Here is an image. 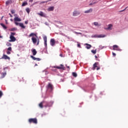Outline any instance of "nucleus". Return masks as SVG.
I'll return each instance as SVG.
<instances>
[{"mask_svg":"<svg viewBox=\"0 0 128 128\" xmlns=\"http://www.w3.org/2000/svg\"><path fill=\"white\" fill-rule=\"evenodd\" d=\"M16 32H10V36H14L16 35Z\"/></svg>","mask_w":128,"mask_h":128,"instance_id":"32","label":"nucleus"},{"mask_svg":"<svg viewBox=\"0 0 128 128\" xmlns=\"http://www.w3.org/2000/svg\"><path fill=\"white\" fill-rule=\"evenodd\" d=\"M39 44H40V40H38V42H37L36 45H39Z\"/></svg>","mask_w":128,"mask_h":128,"instance_id":"43","label":"nucleus"},{"mask_svg":"<svg viewBox=\"0 0 128 128\" xmlns=\"http://www.w3.org/2000/svg\"><path fill=\"white\" fill-rule=\"evenodd\" d=\"M33 36H35L36 37H38L37 35L36 34H35L34 33H31L30 35H29V37H32Z\"/></svg>","mask_w":128,"mask_h":128,"instance_id":"23","label":"nucleus"},{"mask_svg":"<svg viewBox=\"0 0 128 128\" xmlns=\"http://www.w3.org/2000/svg\"><path fill=\"white\" fill-rule=\"evenodd\" d=\"M38 14L42 16V17H46V14H44V12H42V11H40V13H38Z\"/></svg>","mask_w":128,"mask_h":128,"instance_id":"13","label":"nucleus"},{"mask_svg":"<svg viewBox=\"0 0 128 128\" xmlns=\"http://www.w3.org/2000/svg\"><path fill=\"white\" fill-rule=\"evenodd\" d=\"M72 76L76 78L78 76V74L76 72H72Z\"/></svg>","mask_w":128,"mask_h":128,"instance_id":"29","label":"nucleus"},{"mask_svg":"<svg viewBox=\"0 0 128 128\" xmlns=\"http://www.w3.org/2000/svg\"><path fill=\"white\" fill-rule=\"evenodd\" d=\"M0 38H2V36L0 35Z\"/></svg>","mask_w":128,"mask_h":128,"instance_id":"56","label":"nucleus"},{"mask_svg":"<svg viewBox=\"0 0 128 128\" xmlns=\"http://www.w3.org/2000/svg\"><path fill=\"white\" fill-rule=\"evenodd\" d=\"M95 58H96V60L100 61V60H98V56H95Z\"/></svg>","mask_w":128,"mask_h":128,"instance_id":"44","label":"nucleus"},{"mask_svg":"<svg viewBox=\"0 0 128 128\" xmlns=\"http://www.w3.org/2000/svg\"><path fill=\"white\" fill-rule=\"evenodd\" d=\"M49 1H42L41 2H40V4H47Z\"/></svg>","mask_w":128,"mask_h":128,"instance_id":"27","label":"nucleus"},{"mask_svg":"<svg viewBox=\"0 0 128 128\" xmlns=\"http://www.w3.org/2000/svg\"><path fill=\"white\" fill-rule=\"evenodd\" d=\"M112 55H113V56H115L116 54H115V53L112 52Z\"/></svg>","mask_w":128,"mask_h":128,"instance_id":"49","label":"nucleus"},{"mask_svg":"<svg viewBox=\"0 0 128 128\" xmlns=\"http://www.w3.org/2000/svg\"><path fill=\"white\" fill-rule=\"evenodd\" d=\"M33 56H36L37 54V52L36 49L32 50Z\"/></svg>","mask_w":128,"mask_h":128,"instance_id":"18","label":"nucleus"},{"mask_svg":"<svg viewBox=\"0 0 128 128\" xmlns=\"http://www.w3.org/2000/svg\"><path fill=\"white\" fill-rule=\"evenodd\" d=\"M80 11H77L76 10L75 11H74L72 13V16H76L80 15Z\"/></svg>","mask_w":128,"mask_h":128,"instance_id":"3","label":"nucleus"},{"mask_svg":"<svg viewBox=\"0 0 128 128\" xmlns=\"http://www.w3.org/2000/svg\"><path fill=\"white\" fill-rule=\"evenodd\" d=\"M43 39H44V45L46 47L47 46V36H44V38H43Z\"/></svg>","mask_w":128,"mask_h":128,"instance_id":"7","label":"nucleus"},{"mask_svg":"<svg viewBox=\"0 0 128 128\" xmlns=\"http://www.w3.org/2000/svg\"><path fill=\"white\" fill-rule=\"evenodd\" d=\"M47 88L48 89H50V90H52L53 89H54V87H53V86L50 84V83H49L47 86Z\"/></svg>","mask_w":128,"mask_h":128,"instance_id":"8","label":"nucleus"},{"mask_svg":"<svg viewBox=\"0 0 128 128\" xmlns=\"http://www.w3.org/2000/svg\"><path fill=\"white\" fill-rule=\"evenodd\" d=\"M94 26H102V24H98V22H94Z\"/></svg>","mask_w":128,"mask_h":128,"instance_id":"21","label":"nucleus"},{"mask_svg":"<svg viewBox=\"0 0 128 128\" xmlns=\"http://www.w3.org/2000/svg\"><path fill=\"white\" fill-rule=\"evenodd\" d=\"M104 36H102V35L101 34V35L97 36V38H104Z\"/></svg>","mask_w":128,"mask_h":128,"instance_id":"31","label":"nucleus"},{"mask_svg":"<svg viewBox=\"0 0 128 128\" xmlns=\"http://www.w3.org/2000/svg\"><path fill=\"white\" fill-rule=\"evenodd\" d=\"M96 4L95 2L94 3H90V6H92L94 4Z\"/></svg>","mask_w":128,"mask_h":128,"instance_id":"45","label":"nucleus"},{"mask_svg":"<svg viewBox=\"0 0 128 128\" xmlns=\"http://www.w3.org/2000/svg\"><path fill=\"white\" fill-rule=\"evenodd\" d=\"M46 106H50L48 105V104H47Z\"/></svg>","mask_w":128,"mask_h":128,"instance_id":"53","label":"nucleus"},{"mask_svg":"<svg viewBox=\"0 0 128 128\" xmlns=\"http://www.w3.org/2000/svg\"><path fill=\"white\" fill-rule=\"evenodd\" d=\"M26 12L28 14H30V8H26Z\"/></svg>","mask_w":128,"mask_h":128,"instance_id":"28","label":"nucleus"},{"mask_svg":"<svg viewBox=\"0 0 128 128\" xmlns=\"http://www.w3.org/2000/svg\"><path fill=\"white\" fill-rule=\"evenodd\" d=\"M6 24H8V20H6Z\"/></svg>","mask_w":128,"mask_h":128,"instance_id":"51","label":"nucleus"},{"mask_svg":"<svg viewBox=\"0 0 128 128\" xmlns=\"http://www.w3.org/2000/svg\"><path fill=\"white\" fill-rule=\"evenodd\" d=\"M24 23H25V24H28V21H26Z\"/></svg>","mask_w":128,"mask_h":128,"instance_id":"48","label":"nucleus"},{"mask_svg":"<svg viewBox=\"0 0 128 128\" xmlns=\"http://www.w3.org/2000/svg\"><path fill=\"white\" fill-rule=\"evenodd\" d=\"M6 46H12V44H11L10 43V42H8V43L6 44Z\"/></svg>","mask_w":128,"mask_h":128,"instance_id":"38","label":"nucleus"},{"mask_svg":"<svg viewBox=\"0 0 128 128\" xmlns=\"http://www.w3.org/2000/svg\"><path fill=\"white\" fill-rule=\"evenodd\" d=\"M14 24L16 25V26H18L20 24L18 22H14Z\"/></svg>","mask_w":128,"mask_h":128,"instance_id":"40","label":"nucleus"},{"mask_svg":"<svg viewBox=\"0 0 128 128\" xmlns=\"http://www.w3.org/2000/svg\"><path fill=\"white\" fill-rule=\"evenodd\" d=\"M1 59H4V60H10V58L8 57V56H7L6 54H3L2 58H1Z\"/></svg>","mask_w":128,"mask_h":128,"instance_id":"12","label":"nucleus"},{"mask_svg":"<svg viewBox=\"0 0 128 128\" xmlns=\"http://www.w3.org/2000/svg\"><path fill=\"white\" fill-rule=\"evenodd\" d=\"M14 21L15 22H20L22 21V19H20V18H19V17H14Z\"/></svg>","mask_w":128,"mask_h":128,"instance_id":"11","label":"nucleus"},{"mask_svg":"<svg viewBox=\"0 0 128 128\" xmlns=\"http://www.w3.org/2000/svg\"><path fill=\"white\" fill-rule=\"evenodd\" d=\"M10 40H9L10 42H14L16 41V38L14 36H10Z\"/></svg>","mask_w":128,"mask_h":128,"instance_id":"9","label":"nucleus"},{"mask_svg":"<svg viewBox=\"0 0 128 128\" xmlns=\"http://www.w3.org/2000/svg\"><path fill=\"white\" fill-rule=\"evenodd\" d=\"M75 34H82V33H80V32H75Z\"/></svg>","mask_w":128,"mask_h":128,"instance_id":"46","label":"nucleus"},{"mask_svg":"<svg viewBox=\"0 0 128 128\" xmlns=\"http://www.w3.org/2000/svg\"><path fill=\"white\" fill-rule=\"evenodd\" d=\"M28 122L30 124L33 123V124H37L38 120L36 118H30L28 119Z\"/></svg>","mask_w":128,"mask_h":128,"instance_id":"1","label":"nucleus"},{"mask_svg":"<svg viewBox=\"0 0 128 128\" xmlns=\"http://www.w3.org/2000/svg\"><path fill=\"white\" fill-rule=\"evenodd\" d=\"M16 30H17V29L16 28H11L10 30L12 31V32H14V31Z\"/></svg>","mask_w":128,"mask_h":128,"instance_id":"34","label":"nucleus"},{"mask_svg":"<svg viewBox=\"0 0 128 128\" xmlns=\"http://www.w3.org/2000/svg\"><path fill=\"white\" fill-rule=\"evenodd\" d=\"M12 3V0H8V1H6V5L10 4Z\"/></svg>","mask_w":128,"mask_h":128,"instance_id":"20","label":"nucleus"},{"mask_svg":"<svg viewBox=\"0 0 128 128\" xmlns=\"http://www.w3.org/2000/svg\"><path fill=\"white\" fill-rule=\"evenodd\" d=\"M50 44L52 46H54L56 44V41L54 39H51L50 40Z\"/></svg>","mask_w":128,"mask_h":128,"instance_id":"5","label":"nucleus"},{"mask_svg":"<svg viewBox=\"0 0 128 128\" xmlns=\"http://www.w3.org/2000/svg\"><path fill=\"white\" fill-rule=\"evenodd\" d=\"M66 66L68 68H70V67L68 66H67V65H66Z\"/></svg>","mask_w":128,"mask_h":128,"instance_id":"50","label":"nucleus"},{"mask_svg":"<svg viewBox=\"0 0 128 128\" xmlns=\"http://www.w3.org/2000/svg\"><path fill=\"white\" fill-rule=\"evenodd\" d=\"M91 52L94 54H96V50H92L91 51Z\"/></svg>","mask_w":128,"mask_h":128,"instance_id":"30","label":"nucleus"},{"mask_svg":"<svg viewBox=\"0 0 128 128\" xmlns=\"http://www.w3.org/2000/svg\"><path fill=\"white\" fill-rule=\"evenodd\" d=\"M0 25L4 29H7V27L4 24H0Z\"/></svg>","mask_w":128,"mask_h":128,"instance_id":"24","label":"nucleus"},{"mask_svg":"<svg viewBox=\"0 0 128 128\" xmlns=\"http://www.w3.org/2000/svg\"><path fill=\"white\" fill-rule=\"evenodd\" d=\"M54 6H52L51 7H49V8H48V10L49 12H52V11H54Z\"/></svg>","mask_w":128,"mask_h":128,"instance_id":"16","label":"nucleus"},{"mask_svg":"<svg viewBox=\"0 0 128 128\" xmlns=\"http://www.w3.org/2000/svg\"><path fill=\"white\" fill-rule=\"evenodd\" d=\"M19 26L24 29H25L26 28V27L24 26V24H22V23H20Z\"/></svg>","mask_w":128,"mask_h":128,"instance_id":"17","label":"nucleus"},{"mask_svg":"<svg viewBox=\"0 0 128 128\" xmlns=\"http://www.w3.org/2000/svg\"><path fill=\"white\" fill-rule=\"evenodd\" d=\"M32 40L34 44H36V42H38V40L36 38H34V37L32 38Z\"/></svg>","mask_w":128,"mask_h":128,"instance_id":"14","label":"nucleus"},{"mask_svg":"<svg viewBox=\"0 0 128 128\" xmlns=\"http://www.w3.org/2000/svg\"><path fill=\"white\" fill-rule=\"evenodd\" d=\"M30 58L33 60H36L37 61H40L41 59L40 58H36V57L31 56Z\"/></svg>","mask_w":128,"mask_h":128,"instance_id":"15","label":"nucleus"},{"mask_svg":"<svg viewBox=\"0 0 128 128\" xmlns=\"http://www.w3.org/2000/svg\"><path fill=\"white\" fill-rule=\"evenodd\" d=\"M113 50H118V51H122V50H120L118 48V46L116 45H114L113 46Z\"/></svg>","mask_w":128,"mask_h":128,"instance_id":"6","label":"nucleus"},{"mask_svg":"<svg viewBox=\"0 0 128 128\" xmlns=\"http://www.w3.org/2000/svg\"><path fill=\"white\" fill-rule=\"evenodd\" d=\"M38 65L37 64H35V66H38Z\"/></svg>","mask_w":128,"mask_h":128,"instance_id":"55","label":"nucleus"},{"mask_svg":"<svg viewBox=\"0 0 128 128\" xmlns=\"http://www.w3.org/2000/svg\"><path fill=\"white\" fill-rule=\"evenodd\" d=\"M60 66H54V68H56L60 69V70H65V67H64V65L60 64Z\"/></svg>","mask_w":128,"mask_h":128,"instance_id":"4","label":"nucleus"},{"mask_svg":"<svg viewBox=\"0 0 128 128\" xmlns=\"http://www.w3.org/2000/svg\"><path fill=\"white\" fill-rule=\"evenodd\" d=\"M10 12H11L12 14H15L16 11H15V10H11Z\"/></svg>","mask_w":128,"mask_h":128,"instance_id":"37","label":"nucleus"},{"mask_svg":"<svg viewBox=\"0 0 128 128\" xmlns=\"http://www.w3.org/2000/svg\"><path fill=\"white\" fill-rule=\"evenodd\" d=\"M30 2H33V0H30Z\"/></svg>","mask_w":128,"mask_h":128,"instance_id":"52","label":"nucleus"},{"mask_svg":"<svg viewBox=\"0 0 128 128\" xmlns=\"http://www.w3.org/2000/svg\"><path fill=\"white\" fill-rule=\"evenodd\" d=\"M10 21L11 22H13V20L12 19H10Z\"/></svg>","mask_w":128,"mask_h":128,"instance_id":"54","label":"nucleus"},{"mask_svg":"<svg viewBox=\"0 0 128 128\" xmlns=\"http://www.w3.org/2000/svg\"><path fill=\"white\" fill-rule=\"evenodd\" d=\"M98 62H95L94 65L92 70H94L96 69L97 70H98L100 69V68L99 66H98Z\"/></svg>","mask_w":128,"mask_h":128,"instance_id":"2","label":"nucleus"},{"mask_svg":"<svg viewBox=\"0 0 128 128\" xmlns=\"http://www.w3.org/2000/svg\"><path fill=\"white\" fill-rule=\"evenodd\" d=\"M78 48H81V46H80V44H78Z\"/></svg>","mask_w":128,"mask_h":128,"instance_id":"42","label":"nucleus"},{"mask_svg":"<svg viewBox=\"0 0 128 128\" xmlns=\"http://www.w3.org/2000/svg\"><path fill=\"white\" fill-rule=\"evenodd\" d=\"M112 24H110L109 25H108V28L107 30H112Z\"/></svg>","mask_w":128,"mask_h":128,"instance_id":"22","label":"nucleus"},{"mask_svg":"<svg viewBox=\"0 0 128 128\" xmlns=\"http://www.w3.org/2000/svg\"><path fill=\"white\" fill-rule=\"evenodd\" d=\"M128 8V7H126L124 10H121V11H120V12H123L124 10H126V8Z\"/></svg>","mask_w":128,"mask_h":128,"instance_id":"39","label":"nucleus"},{"mask_svg":"<svg viewBox=\"0 0 128 128\" xmlns=\"http://www.w3.org/2000/svg\"><path fill=\"white\" fill-rule=\"evenodd\" d=\"M44 102H41L40 104H39V106L40 108H44V106H43V104H44Z\"/></svg>","mask_w":128,"mask_h":128,"instance_id":"26","label":"nucleus"},{"mask_svg":"<svg viewBox=\"0 0 128 128\" xmlns=\"http://www.w3.org/2000/svg\"><path fill=\"white\" fill-rule=\"evenodd\" d=\"M93 11L92 8H90L88 10H86V11H84V14H90Z\"/></svg>","mask_w":128,"mask_h":128,"instance_id":"10","label":"nucleus"},{"mask_svg":"<svg viewBox=\"0 0 128 128\" xmlns=\"http://www.w3.org/2000/svg\"><path fill=\"white\" fill-rule=\"evenodd\" d=\"M85 45L86 46V48L87 49H90L92 47V45L88 44H86Z\"/></svg>","mask_w":128,"mask_h":128,"instance_id":"19","label":"nucleus"},{"mask_svg":"<svg viewBox=\"0 0 128 128\" xmlns=\"http://www.w3.org/2000/svg\"><path fill=\"white\" fill-rule=\"evenodd\" d=\"M2 78H4L5 76L6 75V72H4V73H2Z\"/></svg>","mask_w":128,"mask_h":128,"instance_id":"33","label":"nucleus"},{"mask_svg":"<svg viewBox=\"0 0 128 128\" xmlns=\"http://www.w3.org/2000/svg\"><path fill=\"white\" fill-rule=\"evenodd\" d=\"M8 14L10 15V18H12L13 16H12V14H10V13H9Z\"/></svg>","mask_w":128,"mask_h":128,"instance_id":"47","label":"nucleus"},{"mask_svg":"<svg viewBox=\"0 0 128 128\" xmlns=\"http://www.w3.org/2000/svg\"><path fill=\"white\" fill-rule=\"evenodd\" d=\"M2 96H3L2 92L0 90V98L2 97Z\"/></svg>","mask_w":128,"mask_h":128,"instance_id":"36","label":"nucleus"},{"mask_svg":"<svg viewBox=\"0 0 128 128\" xmlns=\"http://www.w3.org/2000/svg\"><path fill=\"white\" fill-rule=\"evenodd\" d=\"M28 4V2H23L22 3V6H27Z\"/></svg>","mask_w":128,"mask_h":128,"instance_id":"25","label":"nucleus"},{"mask_svg":"<svg viewBox=\"0 0 128 128\" xmlns=\"http://www.w3.org/2000/svg\"><path fill=\"white\" fill-rule=\"evenodd\" d=\"M7 51H10V52H12V48L11 47L8 48L7 49Z\"/></svg>","mask_w":128,"mask_h":128,"instance_id":"35","label":"nucleus"},{"mask_svg":"<svg viewBox=\"0 0 128 128\" xmlns=\"http://www.w3.org/2000/svg\"><path fill=\"white\" fill-rule=\"evenodd\" d=\"M6 54H11L10 51H8V50H7Z\"/></svg>","mask_w":128,"mask_h":128,"instance_id":"41","label":"nucleus"}]
</instances>
